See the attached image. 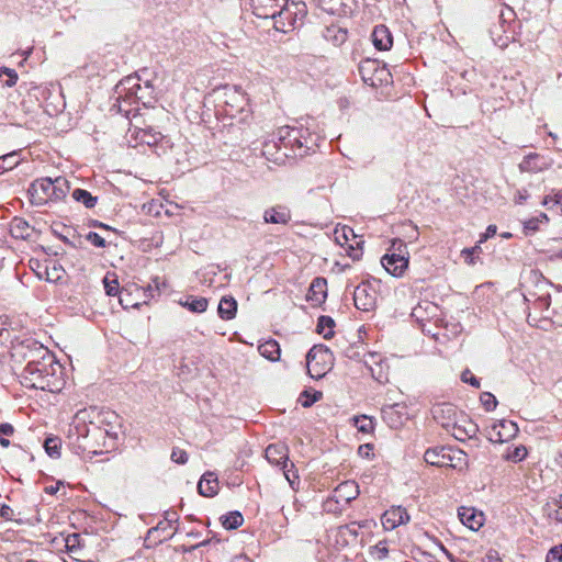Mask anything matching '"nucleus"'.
Wrapping results in <instances>:
<instances>
[{"instance_id": "obj_24", "label": "nucleus", "mask_w": 562, "mask_h": 562, "mask_svg": "<svg viewBox=\"0 0 562 562\" xmlns=\"http://www.w3.org/2000/svg\"><path fill=\"white\" fill-rule=\"evenodd\" d=\"M237 311V302L233 297H222L218 304V315L223 319H232L235 317Z\"/></svg>"}, {"instance_id": "obj_53", "label": "nucleus", "mask_w": 562, "mask_h": 562, "mask_svg": "<svg viewBox=\"0 0 562 562\" xmlns=\"http://www.w3.org/2000/svg\"><path fill=\"white\" fill-rule=\"evenodd\" d=\"M496 234V226L495 225H490L487 228H486V232L485 234L481 237L480 239V244L481 243H484L487 238L494 236Z\"/></svg>"}, {"instance_id": "obj_46", "label": "nucleus", "mask_w": 562, "mask_h": 562, "mask_svg": "<svg viewBox=\"0 0 562 562\" xmlns=\"http://www.w3.org/2000/svg\"><path fill=\"white\" fill-rule=\"evenodd\" d=\"M461 380L464 382V383H469L471 384L472 386L479 389L480 387V381L471 373L470 370H464L461 374Z\"/></svg>"}, {"instance_id": "obj_37", "label": "nucleus", "mask_w": 562, "mask_h": 562, "mask_svg": "<svg viewBox=\"0 0 562 562\" xmlns=\"http://www.w3.org/2000/svg\"><path fill=\"white\" fill-rule=\"evenodd\" d=\"M362 244L361 239H358L356 236V239H352L345 246H347L346 251L352 260H359L362 257V248L360 245Z\"/></svg>"}, {"instance_id": "obj_21", "label": "nucleus", "mask_w": 562, "mask_h": 562, "mask_svg": "<svg viewBox=\"0 0 562 562\" xmlns=\"http://www.w3.org/2000/svg\"><path fill=\"white\" fill-rule=\"evenodd\" d=\"M178 303L193 313H203L206 311L209 305L205 297H198L193 295L180 299Z\"/></svg>"}, {"instance_id": "obj_13", "label": "nucleus", "mask_w": 562, "mask_h": 562, "mask_svg": "<svg viewBox=\"0 0 562 562\" xmlns=\"http://www.w3.org/2000/svg\"><path fill=\"white\" fill-rule=\"evenodd\" d=\"M330 356V352L327 348L323 347H313L310 349V351L306 355V361H307V370L312 378H322L324 375V372L322 370H316L315 366L313 364L314 361H316V364H318V359L322 361H325L327 357Z\"/></svg>"}, {"instance_id": "obj_35", "label": "nucleus", "mask_w": 562, "mask_h": 562, "mask_svg": "<svg viewBox=\"0 0 562 562\" xmlns=\"http://www.w3.org/2000/svg\"><path fill=\"white\" fill-rule=\"evenodd\" d=\"M103 285L105 293L110 296H114L119 293V281L114 273L108 272L103 278Z\"/></svg>"}, {"instance_id": "obj_51", "label": "nucleus", "mask_w": 562, "mask_h": 562, "mask_svg": "<svg viewBox=\"0 0 562 562\" xmlns=\"http://www.w3.org/2000/svg\"><path fill=\"white\" fill-rule=\"evenodd\" d=\"M179 519V516L176 512L173 510H168L165 513V520L166 522L170 526L171 524L173 522H177Z\"/></svg>"}, {"instance_id": "obj_5", "label": "nucleus", "mask_w": 562, "mask_h": 562, "mask_svg": "<svg viewBox=\"0 0 562 562\" xmlns=\"http://www.w3.org/2000/svg\"><path fill=\"white\" fill-rule=\"evenodd\" d=\"M519 429L516 423L512 420H499L488 430V439L493 442H506L515 438Z\"/></svg>"}, {"instance_id": "obj_61", "label": "nucleus", "mask_w": 562, "mask_h": 562, "mask_svg": "<svg viewBox=\"0 0 562 562\" xmlns=\"http://www.w3.org/2000/svg\"><path fill=\"white\" fill-rule=\"evenodd\" d=\"M393 408H394L393 406H387V407L382 409L383 418L385 420H387L389 416L393 413Z\"/></svg>"}, {"instance_id": "obj_17", "label": "nucleus", "mask_w": 562, "mask_h": 562, "mask_svg": "<svg viewBox=\"0 0 562 562\" xmlns=\"http://www.w3.org/2000/svg\"><path fill=\"white\" fill-rule=\"evenodd\" d=\"M198 491L202 496L212 497L218 492V481L214 473L207 472L205 473L199 484Z\"/></svg>"}, {"instance_id": "obj_52", "label": "nucleus", "mask_w": 562, "mask_h": 562, "mask_svg": "<svg viewBox=\"0 0 562 562\" xmlns=\"http://www.w3.org/2000/svg\"><path fill=\"white\" fill-rule=\"evenodd\" d=\"M14 432V428L11 424L3 423L0 424V434L4 436H11Z\"/></svg>"}, {"instance_id": "obj_44", "label": "nucleus", "mask_w": 562, "mask_h": 562, "mask_svg": "<svg viewBox=\"0 0 562 562\" xmlns=\"http://www.w3.org/2000/svg\"><path fill=\"white\" fill-rule=\"evenodd\" d=\"M86 239L99 248H104L106 246L105 239L95 232L88 233Z\"/></svg>"}, {"instance_id": "obj_1", "label": "nucleus", "mask_w": 562, "mask_h": 562, "mask_svg": "<svg viewBox=\"0 0 562 562\" xmlns=\"http://www.w3.org/2000/svg\"><path fill=\"white\" fill-rule=\"evenodd\" d=\"M24 359L26 366L22 372L23 384L26 387L53 392L56 386L54 376L56 371L60 370V364L53 353L40 345L24 353Z\"/></svg>"}, {"instance_id": "obj_10", "label": "nucleus", "mask_w": 562, "mask_h": 562, "mask_svg": "<svg viewBox=\"0 0 562 562\" xmlns=\"http://www.w3.org/2000/svg\"><path fill=\"white\" fill-rule=\"evenodd\" d=\"M451 449L446 447H435L426 450L424 459L428 464L436 467H454L451 462L453 457L450 454Z\"/></svg>"}, {"instance_id": "obj_40", "label": "nucleus", "mask_w": 562, "mask_h": 562, "mask_svg": "<svg viewBox=\"0 0 562 562\" xmlns=\"http://www.w3.org/2000/svg\"><path fill=\"white\" fill-rule=\"evenodd\" d=\"M44 447H45V450L46 452L50 456V457H59L60 452H59V449H60V439L58 438H47L44 442Z\"/></svg>"}, {"instance_id": "obj_15", "label": "nucleus", "mask_w": 562, "mask_h": 562, "mask_svg": "<svg viewBox=\"0 0 562 562\" xmlns=\"http://www.w3.org/2000/svg\"><path fill=\"white\" fill-rule=\"evenodd\" d=\"M265 454L266 459L271 464L279 465L282 463L284 465V463H288L286 461L289 458V449L284 443L281 442L271 443L266 448Z\"/></svg>"}, {"instance_id": "obj_9", "label": "nucleus", "mask_w": 562, "mask_h": 562, "mask_svg": "<svg viewBox=\"0 0 562 562\" xmlns=\"http://www.w3.org/2000/svg\"><path fill=\"white\" fill-rule=\"evenodd\" d=\"M409 515L402 506H393L382 515L381 522L385 530H393L396 527L408 522Z\"/></svg>"}, {"instance_id": "obj_28", "label": "nucleus", "mask_w": 562, "mask_h": 562, "mask_svg": "<svg viewBox=\"0 0 562 562\" xmlns=\"http://www.w3.org/2000/svg\"><path fill=\"white\" fill-rule=\"evenodd\" d=\"M72 198L77 202L82 203L88 209L94 207L98 201L97 196H93L90 192L83 189L74 190Z\"/></svg>"}, {"instance_id": "obj_59", "label": "nucleus", "mask_w": 562, "mask_h": 562, "mask_svg": "<svg viewBox=\"0 0 562 562\" xmlns=\"http://www.w3.org/2000/svg\"><path fill=\"white\" fill-rule=\"evenodd\" d=\"M167 526H169V525H168L166 521H161V522H159V524L157 525V527L151 528V529L148 531V533H149V535H151V533H154V532H156V531H158V530H165Z\"/></svg>"}, {"instance_id": "obj_22", "label": "nucleus", "mask_w": 562, "mask_h": 562, "mask_svg": "<svg viewBox=\"0 0 562 562\" xmlns=\"http://www.w3.org/2000/svg\"><path fill=\"white\" fill-rule=\"evenodd\" d=\"M316 140L317 138L313 139L311 134L305 136L302 130H299V134L293 135L292 144H289V148L292 150L293 155H296V150H301L303 148L310 149L312 145L316 144Z\"/></svg>"}, {"instance_id": "obj_42", "label": "nucleus", "mask_w": 562, "mask_h": 562, "mask_svg": "<svg viewBox=\"0 0 562 562\" xmlns=\"http://www.w3.org/2000/svg\"><path fill=\"white\" fill-rule=\"evenodd\" d=\"M480 401H481L483 407L487 412L494 411L496 408V406H497L496 397L492 393H490V392H483L480 395Z\"/></svg>"}, {"instance_id": "obj_23", "label": "nucleus", "mask_w": 562, "mask_h": 562, "mask_svg": "<svg viewBox=\"0 0 562 562\" xmlns=\"http://www.w3.org/2000/svg\"><path fill=\"white\" fill-rule=\"evenodd\" d=\"M50 189L52 200L58 201L67 195L70 188L66 178L57 177L54 180L50 179Z\"/></svg>"}, {"instance_id": "obj_31", "label": "nucleus", "mask_w": 562, "mask_h": 562, "mask_svg": "<svg viewBox=\"0 0 562 562\" xmlns=\"http://www.w3.org/2000/svg\"><path fill=\"white\" fill-rule=\"evenodd\" d=\"M334 321L329 316H321L317 323V331L323 335L325 339H329L334 331Z\"/></svg>"}, {"instance_id": "obj_26", "label": "nucleus", "mask_w": 562, "mask_h": 562, "mask_svg": "<svg viewBox=\"0 0 562 562\" xmlns=\"http://www.w3.org/2000/svg\"><path fill=\"white\" fill-rule=\"evenodd\" d=\"M294 134H299V128L282 126L277 132V138L280 142L279 148L283 147L284 149L289 148V144H292V137Z\"/></svg>"}, {"instance_id": "obj_38", "label": "nucleus", "mask_w": 562, "mask_h": 562, "mask_svg": "<svg viewBox=\"0 0 562 562\" xmlns=\"http://www.w3.org/2000/svg\"><path fill=\"white\" fill-rule=\"evenodd\" d=\"M549 221L546 213H540L538 216L532 217L524 223L526 234L535 233L538 229L540 223H547Z\"/></svg>"}, {"instance_id": "obj_7", "label": "nucleus", "mask_w": 562, "mask_h": 562, "mask_svg": "<svg viewBox=\"0 0 562 562\" xmlns=\"http://www.w3.org/2000/svg\"><path fill=\"white\" fill-rule=\"evenodd\" d=\"M255 13L259 18L276 19L277 15L280 18H289L291 12L289 9L278 10L277 0H251Z\"/></svg>"}, {"instance_id": "obj_12", "label": "nucleus", "mask_w": 562, "mask_h": 562, "mask_svg": "<svg viewBox=\"0 0 562 562\" xmlns=\"http://www.w3.org/2000/svg\"><path fill=\"white\" fill-rule=\"evenodd\" d=\"M458 516L461 522L471 530H479L484 524V514L473 507H460Z\"/></svg>"}, {"instance_id": "obj_18", "label": "nucleus", "mask_w": 562, "mask_h": 562, "mask_svg": "<svg viewBox=\"0 0 562 562\" xmlns=\"http://www.w3.org/2000/svg\"><path fill=\"white\" fill-rule=\"evenodd\" d=\"M359 495V487L355 481H346L340 483L335 490V497L337 499L351 502Z\"/></svg>"}, {"instance_id": "obj_50", "label": "nucleus", "mask_w": 562, "mask_h": 562, "mask_svg": "<svg viewBox=\"0 0 562 562\" xmlns=\"http://www.w3.org/2000/svg\"><path fill=\"white\" fill-rule=\"evenodd\" d=\"M547 562H561V555L557 548L550 550L547 557Z\"/></svg>"}, {"instance_id": "obj_43", "label": "nucleus", "mask_w": 562, "mask_h": 562, "mask_svg": "<svg viewBox=\"0 0 562 562\" xmlns=\"http://www.w3.org/2000/svg\"><path fill=\"white\" fill-rule=\"evenodd\" d=\"M303 397L302 400V405L304 407H310L311 405H313L314 403H316L317 401H319L322 398V393L321 392H314L312 395L305 391L302 393L301 395Z\"/></svg>"}, {"instance_id": "obj_19", "label": "nucleus", "mask_w": 562, "mask_h": 562, "mask_svg": "<svg viewBox=\"0 0 562 562\" xmlns=\"http://www.w3.org/2000/svg\"><path fill=\"white\" fill-rule=\"evenodd\" d=\"M395 551V549L390 548L389 541L381 540L376 544L369 547L368 558L371 562H380L386 559L391 552Z\"/></svg>"}, {"instance_id": "obj_27", "label": "nucleus", "mask_w": 562, "mask_h": 562, "mask_svg": "<svg viewBox=\"0 0 562 562\" xmlns=\"http://www.w3.org/2000/svg\"><path fill=\"white\" fill-rule=\"evenodd\" d=\"M334 238L337 244H339L340 246L344 247L346 244H348L352 239H356V234L351 227L341 226V227L335 228Z\"/></svg>"}, {"instance_id": "obj_56", "label": "nucleus", "mask_w": 562, "mask_h": 562, "mask_svg": "<svg viewBox=\"0 0 562 562\" xmlns=\"http://www.w3.org/2000/svg\"><path fill=\"white\" fill-rule=\"evenodd\" d=\"M60 271L61 269L60 268H56L54 267L53 268V271L52 273L50 272H47V280L48 281H56V280H59L60 279Z\"/></svg>"}, {"instance_id": "obj_49", "label": "nucleus", "mask_w": 562, "mask_h": 562, "mask_svg": "<svg viewBox=\"0 0 562 562\" xmlns=\"http://www.w3.org/2000/svg\"><path fill=\"white\" fill-rule=\"evenodd\" d=\"M3 72L8 75L9 79L7 80L5 85L8 87H13L18 81V75L13 69L10 68H3Z\"/></svg>"}, {"instance_id": "obj_39", "label": "nucleus", "mask_w": 562, "mask_h": 562, "mask_svg": "<svg viewBox=\"0 0 562 562\" xmlns=\"http://www.w3.org/2000/svg\"><path fill=\"white\" fill-rule=\"evenodd\" d=\"M355 426L361 432L369 434L373 430V420L368 416L355 417Z\"/></svg>"}, {"instance_id": "obj_63", "label": "nucleus", "mask_w": 562, "mask_h": 562, "mask_svg": "<svg viewBox=\"0 0 562 562\" xmlns=\"http://www.w3.org/2000/svg\"><path fill=\"white\" fill-rule=\"evenodd\" d=\"M274 145H272L271 143H266L263 145V149H262V153L263 155H270V149L273 147Z\"/></svg>"}, {"instance_id": "obj_62", "label": "nucleus", "mask_w": 562, "mask_h": 562, "mask_svg": "<svg viewBox=\"0 0 562 562\" xmlns=\"http://www.w3.org/2000/svg\"><path fill=\"white\" fill-rule=\"evenodd\" d=\"M484 562H501V560L496 557V554L488 553L485 557Z\"/></svg>"}, {"instance_id": "obj_32", "label": "nucleus", "mask_w": 562, "mask_h": 562, "mask_svg": "<svg viewBox=\"0 0 562 562\" xmlns=\"http://www.w3.org/2000/svg\"><path fill=\"white\" fill-rule=\"evenodd\" d=\"M527 457V449L525 446L520 445L517 447H508L506 453L503 458L507 461L519 462L522 461Z\"/></svg>"}, {"instance_id": "obj_36", "label": "nucleus", "mask_w": 562, "mask_h": 562, "mask_svg": "<svg viewBox=\"0 0 562 562\" xmlns=\"http://www.w3.org/2000/svg\"><path fill=\"white\" fill-rule=\"evenodd\" d=\"M19 165L18 154L15 151L0 157V169L2 172L13 169Z\"/></svg>"}, {"instance_id": "obj_14", "label": "nucleus", "mask_w": 562, "mask_h": 562, "mask_svg": "<svg viewBox=\"0 0 562 562\" xmlns=\"http://www.w3.org/2000/svg\"><path fill=\"white\" fill-rule=\"evenodd\" d=\"M265 223L286 225L291 221V212L284 205H276L263 213Z\"/></svg>"}, {"instance_id": "obj_58", "label": "nucleus", "mask_w": 562, "mask_h": 562, "mask_svg": "<svg viewBox=\"0 0 562 562\" xmlns=\"http://www.w3.org/2000/svg\"><path fill=\"white\" fill-rule=\"evenodd\" d=\"M229 91L233 93L234 101H237L239 103H243L245 101L244 94L236 88H233Z\"/></svg>"}, {"instance_id": "obj_30", "label": "nucleus", "mask_w": 562, "mask_h": 562, "mask_svg": "<svg viewBox=\"0 0 562 562\" xmlns=\"http://www.w3.org/2000/svg\"><path fill=\"white\" fill-rule=\"evenodd\" d=\"M31 227L22 218H14L11 225V233L16 238H25L30 235Z\"/></svg>"}, {"instance_id": "obj_57", "label": "nucleus", "mask_w": 562, "mask_h": 562, "mask_svg": "<svg viewBox=\"0 0 562 562\" xmlns=\"http://www.w3.org/2000/svg\"><path fill=\"white\" fill-rule=\"evenodd\" d=\"M13 510L9 506H2L0 509V516L4 519H12Z\"/></svg>"}, {"instance_id": "obj_54", "label": "nucleus", "mask_w": 562, "mask_h": 562, "mask_svg": "<svg viewBox=\"0 0 562 562\" xmlns=\"http://www.w3.org/2000/svg\"><path fill=\"white\" fill-rule=\"evenodd\" d=\"M374 66H375V64H374V61H372V60H366L364 63H362V64L360 65L359 70H360V72L362 74V78H363V80H364V81H367V80H368V79L364 77V71H366V70H368V69H370L371 67H374Z\"/></svg>"}, {"instance_id": "obj_6", "label": "nucleus", "mask_w": 562, "mask_h": 562, "mask_svg": "<svg viewBox=\"0 0 562 562\" xmlns=\"http://www.w3.org/2000/svg\"><path fill=\"white\" fill-rule=\"evenodd\" d=\"M438 312V305L428 301H424L413 308L412 317L415 318V321L420 324L422 330L424 333L429 334L432 337H436V333H432L430 329L426 328L425 322L430 321L431 318L437 316Z\"/></svg>"}, {"instance_id": "obj_34", "label": "nucleus", "mask_w": 562, "mask_h": 562, "mask_svg": "<svg viewBox=\"0 0 562 562\" xmlns=\"http://www.w3.org/2000/svg\"><path fill=\"white\" fill-rule=\"evenodd\" d=\"M243 521H244V518H243L241 514L238 512H232L222 517V525L226 529H236L239 526H241Z\"/></svg>"}, {"instance_id": "obj_3", "label": "nucleus", "mask_w": 562, "mask_h": 562, "mask_svg": "<svg viewBox=\"0 0 562 562\" xmlns=\"http://www.w3.org/2000/svg\"><path fill=\"white\" fill-rule=\"evenodd\" d=\"M402 247L405 248L400 244L397 252L386 254L381 259L384 269L394 277H401L408 267V258L404 255Z\"/></svg>"}, {"instance_id": "obj_41", "label": "nucleus", "mask_w": 562, "mask_h": 562, "mask_svg": "<svg viewBox=\"0 0 562 562\" xmlns=\"http://www.w3.org/2000/svg\"><path fill=\"white\" fill-rule=\"evenodd\" d=\"M476 432V426L475 425H470L469 428H461L459 426H456L454 427V431H453V436L458 439V440H464L465 438H471L475 435Z\"/></svg>"}, {"instance_id": "obj_8", "label": "nucleus", "mask_w": 562, "mask_h": 562, "mask_svg": "<svg viewBox=\"0 0 562 562\" xmlns=\"http://www.w3.org/2000/svg\"><path fill=\"white\" fill-rule=\"evenodd\" d=\"M139 78L136 76H128L120 81L116 86V92L121 97L123 92H128L131 95H134L136 99L142 100L145 99L149 93H145V90H151L153 87L149 81L145 82V87L139 85Z\"/></svg>"}, {"instance_id": "obj_20", "label": "nucleus", "mask_w": 562, "mask_h": 562, "mask_svg": "<svg viewBox=\"0 0 562 562\" xmlns=\"http://www.w3.org/2000/svg\"><path fill=\"white\" fill-rule=\"evenodd\" d=\"M326 289H327L326 279H324V278L314 279L313 282L311 283V286H310V290L307 293V299L313 302H316V303L323 302L326 297Z\"/></svg>"}, {"instance_id": "obj_25", "label": "nucleus", "mask_w": 562, "mask_h": 562, "mask_svg": "<svg viewBox=\"0 0 562 562\" xmlns=\"http://www.w3.org/2000/svg\"><path fill=\"white\" fill-rule=\"evenodd\" d=\"M258 350L262 357H265L271 361L279 360L280 353H281L280 346L276 340H268V341L261 344L258 347Z\"/></svg>"}, {"instance_id": "obj_33", "label": "nucleus", "mask_w": 562, "mask_h": 562, "mask_svg": "<svg viewBox=\"0 0 562 562\" xmlns=\"http://www.w3.org/2000/svg\"><path fill=\"white\" fill-rule=\"evenodd\" d=\"M293 469V463H291L290 465L288 463H284V465L282 467L284 477L289 482L291 488L293 491H297L300 485V479L297 472Z\"/></svg>"}, {"instance_id": "obj_55", "label": "nucleus", "mask_w": 562, "mask_h": 562, "mask_svg": "<svg viewBox=\"0 0 562 562\" xmlns=\"http://www.w3.org/2000/svg\"><path fill=\"white\" fill-rule=\"evenodd\" d=\"M528 192L526 190L517 192L514 198L516 204H522L528 199Z\"/></svg>"}, {"instance_id": "obj_60", "label": "nucleus", "mask_w": 562, "mask_h": 562, "mask_svg": "<svg viewBox=\"0 0 562 562\" xmlns=\"http://www.w3.org/2000/svg\"><path fill=\"white\" fill-rule=\"evenodd\" d=\"M477 250H480V246L479 245H476V246H474L472 248H464L462 250V255H473L474 252H477Z\"/></svg>"}, {"instance_id": "obj_4", "label": "nucleus", "mask_w": 562, "mask_h": 562, "mask_svg": "<svg viewBox=\"0 0 562 562\" xmlns=\"http://www.w3.org/2000/svg\"><path fill=\"white\" fill-rule=\"evenodd\" d=\"M50 178H41L33 181L27 190L33 205L42 206L52 200Z\"/></svg>"}, {"instance_id": "obj_45", "label": "nucleus", "mask_w": 562, "mask_h": 562, "mask_svg": "<svg viewBox=\"0 0 562 562\" xmlns=\"http://www.w3.org/2000/svg\"><path fill=\"white\" fill-rule=\"evenodd\" d=\"M171 460L178 464H186L188 462V454L182 449H173L171 452Z\"/></svg>"}, {"instance_id": "obj_48", "label": "nucleus", "mask_w": 562, "mask_h": 562, "mask_svg": "<svg viewBox=\"0 0 562 562\" xmlns=\"http://www.w3.org/2000/svg\"><path fill=\"white\" fill-rule=\"evenodd\" d=\"M538 158L537 155H529L526 159L520 164L521 170L525 171H535L537 168L533 166V160Z\"/></svg>"}, {"instance_id": "obj_2", "label": "nucleus", "mask_w": 562, "mask_h": 562, "mask_svg": "<svg viewBox=\"0 0 562 562\" xmlns=\"http://www.w3.org/2000/svg\"><path fill=\"white\" fill-rule=\"evenodd\" d=\"M376 290L370 282L360 283L353 291L355 306L360 311H373L376 306Z\"/></svg>"}, {"instance_id": "obj_29", "label": "nucleus", "mask_w": 562, "mask_h": 562, "mask_svg": "<svg viewBox=\"0 0 562 562\" xmlns=\"http://www.w3.org/2000/svg\"><path fill=\"white\" fill-rule=\"evenodd\" d=\"M136 134V139L139 143L147 144L148 146H153L158 143L160 139V133L146 131V130H136L133 132Z\"/></svg>"}, {"instance_id": "obj_64", "label": "nucleus", "mask_w": 562, "mask_h": 562, "mask_svg": "<svg viewBox=\"0 0 562 562\" xmlns=\"http://www.w3.org/2000/svg\"><path fill=\"white\" fill-rule=\"evenodd\" d=\"M462 256L464 257V260L467 263H469V265L474 263L473 255H462Z\"/></svg>"}, {"instance_id": "obj_16", "label": "nucleus", "mask_w": 562, "mask_h": 562, "mask_svg": "<svg viewBox=\"0 0 562 562\" xmlns=\"http://www.w3.org/2000/svg\"><path fill=\"white\" fill-rule=\"evenodd\" d=\"M372 43L379 50H389L393 45V37L385 25H378L372 32Z\"/></svg>"}, {"instance_id": "obj_11", "label": "nucleus", "mask_w": 562, "mask_h": 562, "mask_svg": "<svg viewBox=\"0 0 562 562\" xmlns=\"http://www.w3.org/2000/svg\"><path fill=\"white\" fill-rule=\"evenodd\" d=\"M360 525L356 521L338 527L335 530V542L338 547L345 548L355 543L358 539Z\"/></svg>"}, {"instance_id": "obj_47", "label": "nucleus", "mask_w": 562, "mask_h": 562, "mask_svg": "<svg viewBox=\"0 0 562 562\" xmlns=\"http://www.w3.org/2000/svg\"><path fill=\"white\" fill-rule=\"evenodd\" d=\"M358 454L363 459H371L373 456V446L370 443L359 446Z\"/></svg>"}]
</instances>
